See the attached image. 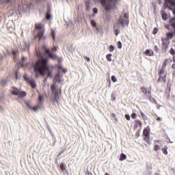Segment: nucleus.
Masks as SVG:
<instances>
[{
  "label": "nucleus",
  "mask_w": 175,
  "mask_h": 175,
  "mask_svg": "<svg viewBox=\"0 0 175 175\" xmlns=\"http://www.w3.org/2000/svg\"><path fill=\"white\" fill-rule=\"evenodd\" d=\"M33 69L36 74L40 75V76L48 75V77H53L51 72L50 71V67L47 64V59H40L33 65Z\"/></svg>",
  "instance_id": "1"
},
{
  "label": "nucleus",
  "mask_w": 175,
  "mask_h": 175,
  "mask_svg": "<svg viewBox=\"0 0 175 175\" xmlns=\"http://www.w3.org/2000/svg\"><path fill=\"white\" fill-rule=\"evenodd\" d=\"M98 2H100V3L102 5L103 8L106 10L107 12H109V10H111L113 9V5H116L117 2H118L120 0H97Z\"/></svg>",
  "instance_id": "2"
},
{
  "label": "nucleus",
  "mask_w": 175,
  "mask_h": 175,
  "mask_svg": "<svg viewBox=\"0 0 175 175\" xmlns=\"http://www.w3.org/2000/svg\"><path fill=\"white\" fill-rule=\"evenodd\" d=\"M118 24L122 27L128 26L129 24V14L126 12H122L118 20Z\"/></svg>",
  "instance_id": "3"
},
{
  "label": "nucleus",
  "mask_w": 175,
  "mask_h": 175,
  "mask_svg": "<svg viewBox=\"0 0 175 175\" xmlns=\"http://www.w3.org/2000/svg\"><path fill=\"white\" fill-rule=\"evenodd\" d=\"M51 88L53 94H54L53 102V103L54 102H57V103H58V100H59V96L61 95V90H56L57 85L55 83H53Z\"/></svg>",
  "instance_id": "4"
},
{
  "label": "nucleus",
  "mask_w": 175,
  "mask_h": 175,
  "mask_svg": "<svg viewBox=\"0 0 175 175\" xmlns=\"http://www.w3.org/2000/svg\"><path fill=\"white\" fill-rule=\"evenodd\" d=\"M10 92L12 95L18 96L19 99H23V98H25V96H27V92L21 91V90L17 89V88H12Z\"/></svg>",
  "instance_id": "5"
},
{
  "label": "nucleus",
  "mask_w": 175,
  "mask_h": 175,
  "mask_svg": "<svg viewBox=\"0 0 175 175\" xmlns=\"http://www.w3.org/2000/svg\"><path fill=\"white\" fill-rule=\"evenodd\" d=\"M159 75V79L157 80V83H166V76L167 72L165 71V70L161 68L158 72Z\"/></svg>",
  "instance_id": "6"
},
{
  "label": "nucleus",
  "mask_w": 175,
  "mask_h": 175,
  "mask_svg": "<svg viewBox=\"0 0 175 175\" xmlns=\"http://www.w3.org/2000/svg\"><path fill=\"white\" fill-rule=\"evenodd\" d=\"M171 4V6H175V0H164V3L163 5V9H169V10H173L172 7L169 6V4Z\"/></svg>",
  "instance_id": "7"
},
{
  "label": "nucleus",
  "mask_w": 175,
  "mask_h": 175,
  "mask_svg": "<svg viewBox=\"0 0 175 175\" xmlns=\"http://www.w3.org/2000/svg\"><path fill=\"white\" fill-rule=\"evenodd\" d=\"M141 92L145 96H146L147 99H151V87H150L149 89H147L145 87H142Z\"/></svg>",
  "instance_id": "8"
},
{
  "label": "nucleus",
  "mask_w": 175,
  "mask_h": 175,
  "mask_svg": "<svg viewBox=\"0 0 175 175\" xmlns=\"http://www.w3.org/2000/svg\"><path fill=\"white\" fill-rule=\"evenodd\" d=\"M170 64H172V59H165L162 64L161 69H166V66L170 65Z\"/></svg>",
  "instance_id": "9"
},
{
  "label": "nucleus",
  "mask_w": 175,
  "mask_h": 175,
  "mask_svg": "<svg viewBox=\"0 0 175 175\" xmlns=\"http://www.w3.org/2000/svg\"><path fill=\"white\" fill-rule=\"evenodd\" d=\"M44 35V29H42L38 33V40H40L41 39H46V36H43Z\"/></svg>",
  "instance_id": "10"
},
{
  "label": "nucleus",
  "mask_w": 175,
  "mask_h": 175,
  "mask_svg": "<svg viewBox=\"0 0 175 175\" xmlns=\"http://www.w3.org/2000/svg\"><path fill=\"white\" fill-rule=\"evenodd\" d=\"M144 54L148 57H152L154 56V51H152V49H146L144 52Z\"/></svg>",
  "instance_id": "11"
},
{
  "label": "nucleus",
  "mask_w": 175,
  "mask_h": 175,
  "mask_svg": "<svg viewBox=\"0 0 175 175\" xmlns=\"http://www.w3.org/2000/svg\"><path fill=\"white\" fill-rule=\"evenodd\" d=\"M150 127H146L145 129H144L143 131V136H150Z\"/></svg>",
  "instance_id": "12"
},
{
  "label": "nucleus",
  "mask_w": 175,
  "mask_h": 175,
  "mask_svg": "<svg viewBox=\"0 0 175 175\" xmlns=\"http://www.w3.org/2000/svg\"><path fill=\"white\" fill-rule=\"evenodd\" d=\"M161 42H162L163 46H164L165 47H167V46L169 44V40H167V38H162Z\"/></svg>",
  "instance_id": "13"
},
{
  "label": "nucleus",
  "mask_w": 175,
  "mask_h": 175,
  "mask_svg": "<svg viewBox=\"0 0 175 175\" xmlns=\"http://www.w3.org/2000/svg\"><path fill=\"white\" fill-rule=\"evenodd\" d=\"M42 49L44 51H45L46 54H49V55L51 57V53H50V49H47V46H46V45H42Z\"/></svg>",
  "instance_id": "14"
},
{
  "label": "nucleus",
  "mask_w": 175,
  "mask_h": 175,
  "mask_svg": "<svg viewBox=\"0 0 175 175\" xmlns=\"http://www.w3.org/2000/svg\"><path fill=\"white\" fill-rule=\"evenodd\" d=\"M135 128H139V127L142 128V126H143V123L139 120H135Z\"/></svg>",
  "instance_id": "15"
},
{
  "label": "nucleus",
  "mask_w": 175,
  "mask_h": 175,
  "mask_svg": "<svg viewBox=\"0 0 175 175\" xmlns=\"http://www.w3.org/2000/svg\"><path fill=\"white\" fill-rule=\"evenodd\" d=\"M155 145L154 147V151H158V150H161V146H159V140H156L154 141Z\"/></svg>",
  "instance_id": "16"
},
{
  "label": "nucleus",
  "mask_w": 175,
  "mask_h": 175,
  "mask_svg": "<svg viewBox=\"0 0 175 175\" xmlns=\"http://www.w3.org/2000/svg\"><path fill=\"white\" fill-rule=\"evenodd\" d=\"M29 49V45L27 44V42H24L23 44V46L21 47V50L22 51H25V50H28Z\"/></svg>",
  "instance_id": "17"
},
{
  "label": "nucleus",
  "mask_w": 175,
  "mask_h": 175,
  "mask_svg": "<svg viewBox=\"0 0 175 175\" xmlns=\"http://www.w3.org/2000/svg\"><path fill=\"white\" fill-rule=\"evenodd\" d=\"M59 167L62 172H65V170H66V164H65V163H61Z\"/></svg>",
  "instance_id": "18"
},
{
  "label": "nucleus",
  "mask_w": 175,
  "mask_h": 175,
  "mask_svg": "<svg viewBox=\"0 0 175 175\" xmlns=\"http://www.w3.org/2000/svg\"><path fill=\"white\" fill-rule=\"evenodd\" d=\"M29 85H31V88H36V82L35 80L32 79L29 81Z\"/></svg>",
  "instance_id": "19"
},
{
  "label": "nucleus",
  "mask_w": 175,
  "mask_h": 175,
  "mask_svg": "<svg viewBox=\"0 0 175 175\" xmlns=\"http://www.w3.org/2000/svg\"><path fill=\"white\" fill-rule=\"evenodd\" d=\"M43 27H44L43 25H42L41 23H37L36 24L35 29L42 30V29H44Z\"/></svg>",
  "instance_id": "20"
},
{
  "label": "nucleus",
  "mask_w": 175,
  "mask_h": 175,
  "mask_svg": "<svg viewBox=\"0 0 175 175\" xmlns=\"http://www.w3.org/2000/svg\"><path fill=\"white\" fill-rule=\"evenodd\" d=\"M161 17L163 20H167V14L165 11H161Z\"/></svg>",
  "instance_id": "21"
},
{
  "label": "nucleus",
  "mask_w": 175,
  "mask_h": 175,
  "mask_svg": "<svg viewBox=\"0 0 175 175\" xmlns=\"http://www.w3.org/2000/svg\"><path fill=\"white\" fill-rule=\"evenodd\" d=\"M144 142H146V143H148V144H150V135L144 136Z\"/></svg>",
  "instance_id": "22"
},
{
  "label": "nucleus",
  "mask_w": 175,
  "mask_h": 175,
  "mask_svg": "<svg viewBox=\"0 0 175 175\" xmlns=\"http://www.w3.org/2000/svg\"><path fill=\"white\" fill-rule=\"evenodd\" d=\"M111 57H113V55H112L111 53L107 54V55H106L107 60L109 62H111Z\"/></svg>",
  "instance_id": "23"
},
{
  "label": "nucleus",
  "mask_w": 175,
  "mask_h": 175,
  "mask_svg": "<svg viewBox=\"0 0 175 175\" xmlns=\"http://www.w3.org/2000/svg\"><path fill=\"white\" fill-rule=\"evenodd\" d=\"M124 159H126V156L125 155V154L122 153L120 155V161H124Z\"/></svg>",
  "instance_id": "24"
},
{
  "label": "nucleus",
  "mask_w": 175,
  "mask_h": 175,
  "mask_svg": "<svg viewBox=\"0 0 175 175\" xmlns=\"http://www.w3.org/2000/svg\"><path fill=\"white\" fill-rule=\"evenodd\" d=\"M166 39L169 40V39H173V33H167L166 34Z\"/></svg>",
  "instance_id": "25"
},
{
  "label": "nucleus",
  "mask_w": 175,
  "mask_h": 175,
  "mask_svg": "<svg viewBox=\"0 0 175 175\" xmlns=\"http://www.w3.org/2000/svg\"><path fill=\"white\" fill-rule=\"evenodd\" d=\"M161 151L163 152V154L167 155V146H164V148L161 149Z\"/></svg>",
  "instance_id": "26"
},
{
  "label": "nucleus",
  "mask_w": 175,
  "mask_h": 175,
  "mask_svg": "<svg viewBox=\"0 0 175 175\" xmlns=\"http://www.w3.org/2000/svg\"><path fill=\"white\" fill-rule=\"evenodd\" d=\"M1 3H10V0H0V5Z\"/></svg>",
  "instance_id": "27"
},
{
  "label": "nucleus",
  "mask_w": 175,
  "mask_h": 175,
  "mask_svg": "<svg viewBox=\"0 0 175 175\" xmlns=\"http://www.w3.org/2000/svg\"><path fill=\"white\" fill-rule=\"evenodd\" d=\"M31 109L33 110V111H38V110L40 109V107L39 105H37L36 107H31Z\"/></svg>",
  "instance_id": "28"
},
{
  "label": "nucleus",
  "mask_w": 175,
  "mask_h": 175,
  "mask_svg": "<svg viewBox=\"0 0 175 175\" xmlns=\"http://www.w3.org/2000/svg\"><path fill=\"white\" fill-rule=\"evenodd\" d=\"M109 53H113V51H114V46L110 45L109 47Z\"/></svg>",
  "instance_id": "29"
},
{
  "label": "nucleus",
  "mask_w": 175,
  "mask_h": 175,
  "mask_svg": "<svg viewBox=\"0 0 175 175\" xmlns=\"http://www.w3.org/2000/svg\"><path fill=\"white\" fill-rule=\"evenodd\" d=\"M131 118H133V120H136V118L137 117V115L136 114V113L133 112L131 116Z\"/></svg>",
  "instance_id": "30"
},
{
  "label": "nucleus",
  "mask_w": 175,
  "mask_h": 175,
  "mask_svg": "<svg viewBox=\"0 0 175 175\" xmlns=\"http://www.w3.org/2000/svg\"><path fill=\"white\" fill-rule=\"evenodd\" d=\"M51 36H52L53 40H55V31H54V30H52Z\"/></svg>",
  "instance_id": "31"
},
{
  "label": "nucleus",
  "mask_w": 175,
  "mask_h": 175,
  "mask_svg": "<svg viewBox=\"0 0 175 175\" xmlns=\"http://www.w3.org/2000/svg\"><path fill=\"white\" fill-rule=\"evenodd\" d=\"M24 61H27V58H25V57L22 58V62H21L22 68H25V65H24Z\"/></svg>",
  "instance_id": "32"
},
{
  "label": "nucleus",
  "mask_w": 175,
  "mask_h": 175,
  "mask_svg": "<svg viewBox=\"0 0 175 175\" xmlns=\"http://www.w3.org/2000/svg\"><path fill=\"white\" fill-rule=\"evenodd\" d=\"M38 102L39 103H42V102H43V97L40 94L38 96Z\"/></svg>",
  "instance_id": "33"
},
{
  "label": "nucleus",
  "mask_w": 175,
  "mask_h": 175,
  "mask_svg": "<svg viewBox=\"0 0 175 175\" xmlns=\"http://www.w3.org/2000/svg\"><path fill=\"white\" fill-rule=\"evenodd\" d=\"M46 20H50L51 18V15L50 14V13H49V12L46 13Z\"/></svg>",
  "instance_id": "34"
},
{
  "label": "nucleus",
  "mask_w": 175,
  "mask_h": 175,
  "mask_svg": "<svg viewBox=\"0 0 175 175\" xmlns=\"http://www.w3.org/2000/svg\"><path fill=\"white\" fill-rule=\"evenodd\" d=\"M153 35H157L158 33V28L154 27L152 31Z\"/></svg>",
  "instance_id": "35"
},
{
  "label": "nucleus",
  "mask_w": 175,
  "mask_h": 175,
  "mask_svg": "<svg viewBox=\"0 0 175 175\" xmlns=\"http://www.w3.org/2000/svg\"><path fill=\"white\" fill-rule=\"evenodd\" d=\"M91 24L92 27H94V28L96 27V22H95V21L94 20L91 21Z\"/></svg>",
  "instance_id": "36"
},
{
  "label": "nucleus",
  "mask_w": 175,
  "mask_h": 175,
  "mask_svg": "<svg viewBox=\"0 0 175 175\" xmlns=\"http://www.w3.org/2000/svg\"><path fill=\"white\" fill-rule=\"evenodd\" d=\"M111 80H112V81H113V83H116V81H117V78L116 77V76L113 75V76L111 77Z\"/></svg>",
  "instance_id": "37"
},
{
  "label": "nucleus",
  "mask_w": 175,
  "mask_h": 175,
  "mask_svg": "<svg viewBox=\"0 0 175 175\" xmlns=\"http://www.w3.org/2000/svg\"><path fill=\"white\" fill-rule=\"evenodd\" d=\"M118 49H122V44L120 41H118Z\"/></svg>",
  "instance_id": "38"
},
{
  "label": "nucleus",
  "mask_w": 175,
  "mask_h": 175,
  "mask_svg": "<svg viewBox=\"0 0 175 175\" xmlns=\"http://www.w3.org/2000/svg\"><path fill=\"white\" fill-rule=\"evenodd\" d=\"M154 117H157V118H156L157 121H162V118L158 117V116L157 114H154Z\"/></svg>",
  "instance_id": "39"
},
{
  "label": "nucleus",
  "mask_w": 175,
  "mask_h": 175,
  "mask_svg": "<svg viewBox=\"0 0 175 175\" xmlns=\"http://www.w3.org/2000/svg\"><path fill=\"white\" fill-rule=\"evenodd\" d=\"M171 25L173 27V28H174V35H175V23H172V21H170Z\"/></svg>",
  "instance_id": "40"
},
{
  "label": "nucleus",
  "mask_w": 175,
  "mask_h": 175,
  "mask_svg": "<svg viewBox=\"0 0 175 175\" xmlns=\"http://www.w3.org/2000/svg\"><path fill=\"white\" fill-rule=\"evenodd\" d=\"M140 136V130H138L136 133H135V137H139Z\"/></svg>",
  "instance_id": "41"
},
{
  "label": "nucleus",
  "mask_w": 175,
  "mask_h": 175,
  "mask_svg": "<svg viewBox=\"0 0 175 175\" xmlns=\"http://www.w3.org/2000/svg\"><path fill=\"white\" fill-rule=\"evenodd\" d=\"M23 78L25 79V81H27V83H29V81H31V80H29V78L26 77V75H23Z\"/></svg>",
  "instance_id": "42"
},
{
  "label": "nucleus",
  "mask_w": 175,
  "mask_h": 175,
  "mask_svg": "<svg viewBox=\"0 0 175 175\" xmlns=\"http://www.w3.org/2000/svg\"><path fill=\"white\" fill-rule=\"evenodd\" d=\"M124 117L127 121H131V116L129 115L126 114Z\"/></svg>",
  "instance_id": "43"
},
{
  "label": "nucleus",
  "mask_w": 175,
  "mask_h": 175,
  "mask_svg": "<svg viewBox=\"0 0 175 175\" xmlns=\"http://www.w3.org/2000/svg\"><path fill=\"white\" fill-rule=\"evenodd\" d=\"M12 54L14 57H16L18 54V51H12Z\"/></svg>",
  "instance_id": "44"
},
{
  "label": "nucleus",
  "mask_w": 175,
  "mask_h": 175,
  "mask_svg": "<svg viewBox=\"0 0 175 175\" xmlns=\"http://www.w3.org/2000/svg\"><path fill=\"white\" fill-rule=\"evenodd\" d=\"M114 31H115V35L118 36V33H120V31L118 30V29H116V28L114 29Z\"/></svg>",
  "instance_id": "45"
},
{
  "label": "nucleus",
  "mask_w": 175,
  "mask_h": 175,
  "mask_svg": "<svg viewBox=\"0 0 175 175\" xmlns=\"http://www.w3.org/2000/svg\"><path fill=\"white\" fill-rule=\"evenodd\" d=\"M141 116L143 120H146V118H147V116H146V114L143 113V112H141Z\"/></svg>",
  "instance_id": "46"
},
{
  "label": "nucleus",
  "mask_w": 175,
  "mask_h": 175,
  "mask_svg": "<svg viewBox=\"0 0 175 175\" xmlns=\"http://www.w3.org/2000/svg\"><path fill=\"white\" fill-rule=\"evenodd\" d=\"M6 83H8V81L3 80L1 81V84H2L3 85H6Z\"/></svg>",
  "instance_id": "47"
},
{
  "label": "nucleus",
  "mask_w": 175,
  "mask_h": 175,
  "mask_svg": "<svg viewBox=\"0 0 175 175\" xmlns=\"http://www.w3.org/2000/svg\"><path fill=\"white\" fill-rule=\"evenodd\" d=\"M93 13H94V14H98V8H93Z\"/></svg>",
  "instance_id": "48"
},
{
  "label": "nucleus",
  "mask_w": 175,
  "mask_h": 175,
  "mask_svg": "<svg viewBox=\"0 0 175 175\" xmlns=\"http://www.w3.org/2000/svg\"><path fill=\"white\" fill-rule=\"evenodd\" d=\"M112 118L113 120H115V121H117V116L115 115V113H112Z\"/></svg>",
  "instance_id": "49"
},
{
  "label": "nucleus",
  "mask_w": 175,
  "mask_h": 175,
  "mask_svg": "<svg viewBox=\"0 0 175 175\" xmlns=\"http://www.w3.org/2000/svg\"><path fill=\"white\" fill-rule=\"evenodd\" d=\"M170 53L172 54V55H174V50L173 49H170Z\"/></svg>",
  "instance_id": "50"
},
{
  "label": "nucleus",
  "mask_w": 175,
  "mask_h": 175,
  "mask_svg": "<svg viewBox=\"0 0 175 175\" xmlns=\"http://www.w3.org/2000/svg\"><path fill=\"white\" fill-rule=\"evenodd\" d=\"M83 58H84V59H86V61L88 62H90V57H87V56H84L83 57Z\"/></svg>",
  "instance_id": "51"
},
{
  "label": "nucleus",
  "mask_w": 175,
  "mask_h": 175,
  "mask_svg": "<svg viewBox=\"0 0 175 175\" xmlns=\"http://www.w3.org/2000/svg\"><path fill=\"white\" fill-rule=\"evenodd\" d=\"M58 49V47H57V46H54L53 48H52V49H51V51H55L57 49Z\"/></svg>",
  "instance_id": "52"
},
{
  "label": "nucleus",
  "mask_w": 175,
  "mask_h": 175,
  "mask_svg": "<svg viewBox=\"0 0 175 175\" xmlns=\"http://www.w3.org/2000/svg\"><path fill=\"white\" fill-rule=\"evenodd\" d=\"M159 49L157 46H154V51H156V53L158 51Z\"/></svg>",
  "instance_id": "53"
},
{
  "label": "nucleus",
  "mask_w": 175,
  "mask_h": 175,
  "mask_svg": "<svg viewBox=\"0 0 175 175\" xmlns=\"http://www.w3.org/2000/svg\"><path fill=\"white\" fill-rule=\"evenodd\" d=\"M86 175H94V174H92V172H88Z\"/></svg>",
  "instance_id": "54"
},
{
  "label": "nucleus",
  "mask_w": 175,
  "mask_h": 175,
  "mask_svg": "<svg viewBox=\"0 0 175 175\" xmlns=\"http://www.w3.org/2000/svg\"><path fill=\"white\" fill-rule=\"evenodd\" d=\"M111 98H112L113 100H116V97H114V96L113 94L111 95Z\"/></svg>",
  "instance_id": "55"
},
{
  "label": "nucleus",
  "mask_w": 175,
  "mask_h": 175,
  "mask_svg": "<svg viewBox=\"0 0 175 175\" xmlns=\"http://www.w3.org/2000/svg\"><path fill=\"white\" fill-rule=\"evenodd\" d=\"M59 75H60V73H59V72H57V75H56V76H55V77H59Z\"/></svg>",
  "instance_id": "56"
},
{
  "label": "nucleus",
  "mask_w": 175,
  "mask_h": 175,
  "mask_svg": "<svg viewBox=\"0 0 175 175\" xmlns=\"http://www.w3.org/2000/svg\"><path fill=\"white\" fill-rule=\"evenodd\" d=\"M15 77H16V79L17 80V79H18V77H17V72H15Z\"/></svg>",
  "instance_id": "57"
},
{
  "label": "nucleus",
  "mask_w": 175,
  "mask_h": 175,
  "mask_svg": "<svg viewBox=\"0 0 175 175\" xmlns=\"http://www.w3.org/2000/svg\"><path fill=\"white\" fill-rule=\"evenodd\" d=\"M172 69H175V64H172Z\"/></svg>",
  "instance_id": "58"
},
{
  "label": "nucleus",
  "mask_w": 175,
  "mask_h": 175,
  "mask_svg": "<svg viewBox=\"0 0 175 175\" xmlns=\"http://www.w3.org/2000/svg\"><path fill=\"white\" fill-rule=\"evenodd\" d=\"M58 69H62V67L61 66H59Z\"/></svg>",
  "instance_id": "59"
},
{
  "label": "nucleus",
  "mask_w": 175,
  "mask_h": 175,
  "mask_svg": "<svg viewBox=\"0 0 175 175\" xmlns=\"http://www.w3.org/2000/svg\"><path fill=\"white\" fill-rule=\"evenodd\" d=\"M173 62H175V56L173 57Z\"/></svg>",
  "instance_id": "60"
},
{
  "label": "nucleus",
  "mask_w": 175,
  "mask_h": 175,
  "mask_svg": "<svg viewBox=\"0 0 175 175\" xmlns=\"http://www.w3.org/2000/svg\"><path fill=\"white\" fill-rule=\"evenodd\" d=\"M111 83L109 82V87H111Z\"/></svg>",
  "instance_id": "61"
},
{
  "label": "nucleus",
  "mask_w": 175,
  "mask_h": 175,
  "mask_svg": "<svg viewBox=\"0 0 175 175\" xmlns=\"http://www.w3.org/2000/svg\"><path fill=\"white\" fill-rule=\"evenodd\" d=\"M105 175H110V174H109V173L107 172L105 174Z\"/></svg>",
  "instance_id": "62"
},
{
  "label": "nucleus",
  "mask_w": 175,
  "mask_h": 175,
  "mask_svg": "<svg viewBox=\"0 0 175 175\" xmlns=\"http://www.w3.org/2000/svg\"><path fill=\"white\" fill-rule=\"evenodd\" d=\"M63 72H66V70H65V69H64V70H63Z\"/></svg>",
  "instance_id": "63"
},
{
  "label": "nucleus",
  "mask_w": 175,
  "mask_h": 175,
  "mask_svg": "<svg viewBox=\"0 0 175 175\" xmlns=\"http://www.w3.org/2000/svg\"><path fill=\"white\" fill-rule=\"evenodd\" d=\"M159 5H161V0H159Z\"/></svg>",
  "instance_id": "64"
}]
</instances>
